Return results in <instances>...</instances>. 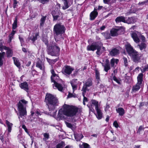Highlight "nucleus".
Wrapping results in <instances>:
<instances>
[{"label":"nucleus","instance_id":"nucleus-26","mask_svg":"<svg viewBox=\"0 0 148 148\" xmlns=\"http://www.w3.org/2000/svg\"><path fill=\"white\" fill-rule=\"evenodd\" d=\"M147 47L146 45L144 43H141L137 46V47L139 48L140 50H145Z\"/></svg>","mask_w":148,"mask_h":148},{"label":"nucleus","instance_id":"nucleus-58","mask_svg":"<svg viewBox=\"0 0 148 148\" xmlns=\"http://www.w3.org/2000/svg\"><path fill=\"white\" fill-rule=\"evenodd\" d=\"M43 41L45 42V45H47V48H48V47L49 46H48V41L46 39H45V40L44 39L43 40Z\"/></svg>","mask_w":148,"mask_h":148},{"label":"nucleus","instance_id":"nucleus-15","mask_svg":"<svg viewBox=\"0 0 148 148\" xmlns=\"http://www.w3.org/2000/svg\"><path fill=\"white\" fill-rule=\"evenodd\" d=\"M119 29H112L110 31L111 36H116L119 34Z\"/></svg>","mask_w":148,"mask_h":148},{"label":"nucleus","instance_id":"nucleus-41","mask_svg":"<svg viewBox=\"0 0 148 148\" xmlns=\"http://www.w3.org/2000/svg\"><path fill=\"white\" fill-rule=\"evenodd\" d=\"M73 90V92L75 90H76L77 88V84H71Z\"/></svg>","mask_w":148,"mask_h":148},{"label":"nucleus","instance_id":"nucleus-5","mask_svg":"<svg viewBox=\"0 0 148 148\" xmlns=\"http://www.w3.org/2000/svg\"><path fill=\"white\" fill-rule=\"evenodd\" d=\"M65 28L61 23L56 24L54 27L53 33L55 40L65 32Z\"/></svg>","mask_w":148,"mask_h":148},{"label":"nucleus","instance_id":"nucleus-36","mask_svg":"<svg viewBox=\"0 0 148 148\" xmlns=\"http://www.w3.org/2000/svg\"><path fill=\"white\" fill-rule=\"evenodd\" d=\"M55 11H54L52 12V15L53 18V20H56L59 17V15L57 14L56 15L55 14Z\"/></svg>","mask_w":148,"mask_h":148},{"label":"nucleus","instance_id":"nucleus-46","mask_svg":"<svg viewBox=\"0 0 148 148\" xmlns=\"http://www.w3.org/2000/svg\"><path fill=\"white\" fill-rule=\"evenodd\" d=\"M115 62V60L113 58L111 60L110 64L112 66H113L114 65Z\"/></svg>","mask_w":148,"mask_h":148},{"label":"nucleus","instance_id":"nucleus-19","mask_svg":"<svg viewBox=\"0 0 148 148\" xmlns=\"http://www.w3.org/2000/svg\"><path fill=\"white\" fill-rule=\"evenodd\" d=\"M131 36L134 41L137 43L140 41L139 38L138 37L137 34L135 33H133L131 34Z\"/></svg>","mask_w":148,"mask_h":148},{"label":"nucleus","instance_id":"nucleus-35","mask_svg":"<svg viewBox=\"0 0 148 148\" xmlns=\"http://www.w3.org/2000/svg\"><path fill=\"white\" fill-rule=\"evenodd\" d=\"M63 2L64 5L62 7V9L64 10L68 8L69 7V6L68 5L67 1Z\"/></svg>","mask_w":148,"mask_h":148},{"label":"nucleus","instance_id":"nucleus-24","mask_svg":"<svg viewBox=\"0 0 148 148\" xmlns=\"http://www.w3.org/2000/svg\"><path fill=\"white\" fill-rule=\"evenodd\" d=\"M6 123L8 127V131L9 133L11 132L13 124L12 123H10L8 120L6 121Z\"/></svg>","mask_w":148,"mask_h":148},{"label":"nucleus","instance_id":"nucleus-50","mask_svg":"<svg viewBox=\"0 0 148 148\" xmlns=\"http://www.w3.org/2000/svg\"><path fill=\"white\" fill-rule=\"evenodd\" d=\"M104 70L106 72H107L108 70H109L110 69V66H104Z\"/></svg>","mask_w":148,"mask_h":148},{"label":"nucleus","instance_id":"nucleus-62","mask_svg":"<svg viewBox=\"0 0 148 148\" xmlns=\"http://www.w3.org/2000/svg\"><path fill=\"white\" fill-rule=\"evenodd\" d=\"M13 36L12 35L10 34L9 35L10 42L11 41L12 39L13 38Z\"/></svg>","mask_w":148,"mask_h":148},{"label":"nucleus","instance_id":"nucleus-23","mask_svg":"<svg viewBox=\"0 0 148 148\" xmlns=\"http://www.w3.org/2000/svg\"><path fill=\"white\" fill-rule=\"evenodd\" d=\"M75 139L77 141H79L83 137V136L81 133L74 134Z\"/></svg>","mask_w":148,"mask_h":148},{"label":"nucleus","instance_id":"nucleus-8","mask_svg":"<svg viewBox=\"0 0 148 148\" xmlns=\"http://www.w3.org/2000/svg\"><path fill=\"white\" fill-rule=\"evenodd\" d=\"M87 49L88 51H92L97 49L96 53L98 55H100L102 53V52L100 51L101 46H99L97 44H93L90 45H88L87 47Z\"/></svg>","mask_w":148,"mask_h":148},{"label":"nucleus","instance_id":"nucleus-20","mask_svg":"<svg viewBox=\"0 0 148 148\" xmlns=\"http://www.w3.org/2000/svg\"><path fill=\"white\" fill-rule=\"evenodd\" d=\"M115 21L116 23L122 22L125 23L126 20L125 19V17L123 16H119L115 19Z\"/></svg>","mask_w":148,"mask_h":148},{"label":"nucleus","instance_id":"nucleus-45","mask_svg":"<svg viewBox=\"0 0 148 148\" xmlns=\"http://www.w3.org/2000/svg\"><path fill=\"white\" fill-rule=\"evenodd\" d=\"M44 136L45 138H43L44 140H47L49 138V135L46 133H45L44 134Z\"/></svg>","mask_w":148,"mask_h":148},{"label":"nucleus","instance_id":"nucleus-3","mask_svg":"<svg viewBox=\"0 0 148 148\" xmlns=\"http://www.w3.org/2000/svg\"><path fill=\"white\" fill-rule=\"evenodd\" d=\"M45 101L48 105L49 110H54L56 107L58 106V104L57 98L50 94H46Z\"/></svg>","mask_w":148,"mask_h":148},{"label":"nucleus","instance_id":"nucleus-48","mask_svg":"<svg viewBox=\"0 0 148 148\" xmlns=\"http://www.w3.org/2000/svg\"><path fill=\"white\" fill-rule=\"evenodd\" d=\"M18 3V2L16 0H14V3H13V8H16V4Z\"/></svg>","mask_w":148,"mask_h":148},{"label":"nucleus","instance_id":"nucleus-6","mask_svg":"<svg viewBox=\"0 0 148 148\" xmlns=\"http://www.w3.org/2000/svg\"><path fill=\"white\" fill-rule=\"evenodd\" d=\"M47 52L48 54L52 56H57L59 54L60 48L54 43H50L49 46L48 47Z\"/></svg>","mask_w":148,"mask_h":148},{"label":"nucleus","instance_id":"nucleus-37","mask_svg":"<svg viewBox=\"0 0 148 148\" xmlns=\"http://www.w3.org/2000/svg\"><path fill=\"white\" fill-rule=\"evenodd\" d=\"M142 68H143V69L140 68V69L141 71L142 72L144 73L146 71H147L148 70V65H146L144 67H142Z\"/></svg>","mask_w":148,"mask_h":148},{"label":"nucleus","instance_id":"nucleus-51","mask_svg":"<svg viewBox=\"0 0 148 148\" xmlns=\"http://www.w3.org/2000/svg\"><path fill=\"white\" fill-rule=\"evenodd\" d=\"M77 79H73L71 82V84H77Z\"/></svg>","mask_w":148,"mask_h":148},{"label":"nucleus","instance_id":"nucleus-59","mask_svg":"<svg viewBox=\"0 0 148 148\" xmlns=\"http://www.w3.org/2000/svg\"><path fill=\"white\" fill-rule=\"evenodd\" d=\"M75 97V96H74V95L72 94H71V93H69L68 95V98H70V97Z\"/></svg>","mask_w":148,"mask_h":148},{"label":"nucleus","instance_id":"nucleus-33","mask_svg":"<svg viewBox=\"0 0 148 148\" xmlns=\"http://www.w3.org/2000/svg\"><path fill=\"white\" fill-rule=\"evenodd\" d=\"M39 36L38 33H36L35 36H33L32 37H30L29 40H31L33 42H34L37 39V37Z\"/></svg>","mask_w":148,"mask_h":148},{"label":"nucleus","instance_id":"nucleus-28","mask_svg":"<svg viewBox=\"0 0 148 148\" xmlns=\"http://www.w3.org/2000/svg\"><path fill=\"white\" fill-rule=\"evenodd\" d=\"M96 110L97 111V118L99 119H101L102 116V114L101 110L99 108L98 109H96Z\"/></svg>","mask_w":148,"mask_h":148},{"label":"nucleus","instance_id":"nucleus-61","mask_svg":"<svg viewBox=\"0 0 148 148\" xmlns=\"http://www.w3.org/2000/svg\"><path fill=\"white\" fill-rule=\"evenodd\" d=\"M0 139L1 140L2 143H3L4 142V136L3 135H1L0 136Z\"/></svg>","mask_w":148,"mask_h":148},{"label":"nucleus","instance_id":"nucleus-1","mask_svg":"<svg viewBox=\"0 0 148 148\" xmlns=\"http://www.w3.org/2000/svg\"><path fill=\"white\" fill-rule=\"evenodd\" d=\"M78 110L79 108L75 106L64 104L62 108L59 110L57 119L60 120L64 119V115L73 117L76 115Z\"/></svg>","mask_w":148,"mask_h":148},{"label":"nucleus","instance_id":"nucleus-43","mask_svg":"<svg viewBox=\"0 0 148 148\" xmlns=\"http://www.w3.org/2000/svg\"><path fill=\"white\" fill-rule=\"evenodd\" d=\"M123 60H124V64L125 66H127L128 65V63L127 62V59L124 57L123 58Z\"/></svg>","mask_w":148,"mask_h":148},{"label":"nucleus","instance_id":"nucleus-7","mask_svg":"<svg viewBox=\"0 0 148 148\" xmlns=\"http://www.w3.org/2000/svg\"><path fill=\"white\" fill-rule=\"evenodd\" d=\"M143 74L142 73H140L138 75L137 78L138 82L132 87V90L133 92H135L140 88L143 81Z\"/></svg>","mask_w":148,"mask_h":148},{"label":"nucleus","instance_id":"nucleus-60","mask_svg":"<svg viewBox=\"0 0 148 148\" xmlns=\"http://www.w3.org/2000/svg\"><path fill=\"white\" fill-rule=\"evenodd\" d=\"M110 66V64H109V61L108 60H106V62L105 65L104 66Z\"/></svg>","mask_w":148,"mask_h":148},{"label":"nucleus","instance_id":"nucleus-29","mask_svg":"<svg viewBox=\"0 0 148 148\" xmlns=\"http://www.w3.org/2000/svg\"><path fill=\"white\" fill-rule=\"evenodd\" d=\"M46 59L47 62L50 65L54 64L58 60L57 59H56L54 60H51L47 58H46Z\"/></svg>","mask_w":148,"mask_h":148},{"label":"nucleus","instance_id":"nucleus-16","mask_svg":"<svg viewBox=\"0 0 148 148\" xmlns=\"http://www.w3.org/2000/svg\"><path fill=\"white\" fill-rule=\"evenodd\" d=\"M98 15L97 10L95 9L90 14V19L91 20H94Z\"/></svg>","mask_w":148,"mask_h":148},{"label":"nucleus","instance_id":"nucleus-54","mask_svg":"<svg viewBox=\"0 0 148 148\" xmlns=\"http://www.w3.org/2000/svg\"><path fill=\"white\" fill-rule=\"evenodd\" d=\"M22 127L23 128V129L25 131V132L27 133H28V130H27V128L26 127V126L25 125H22Z\"/></svg>","mask_w":148,"mask_h":148},{"label":"nucleus","instance_id":"nucleus-13","mask_svg":"<svg viewBox=\"0 0 148 148\" xmlns=\"http://www.w3.org/2000/svg\"><path fill=\"white\" fill-rule=\"evenodd\" d=\"M63 71L66 74L70 75L72 71L74 70V69L68 66H66L64 67Z\"/></svg>","mask_w":148,"mask_h":148},{"label":"nucleus","instance_id":"nucleus-9","mask_svg":"<svg viewBox=\"0 0 148 148\" xmlns=\"http://www.w3.org/2000/svg\"><path fill=\"white\" fill-rule=\"evenodd\" d=\"M130 56L134 62L136 63L140 62L141 55L138 52L136 51Z\"/></svg>","mask_w":148,"mask_h":148},{"label":"nucleus","instance_id":"nucleus-56","mask_svg":"<svg viewBox=\"0 0 148 148\" xmlns=\"http://www.w3.org/2000/svg\"><path fill=\"white\" fill-rule=\"evenodd\" d=\"M82 145L83 146V147H84V148H88L89 146V145L88 144L86 143H83Z\"/></svg>","mask_w":148,"mask_h":148},{"label":"nucleus","instance_id":"nucleus-38","mask_svg":"<svg viewBox=\"0 0 148 148\" xmlns=\"http://www.w3.org/2000/svg\"><path fill=\"white\" fill-rule=\"evenodd\" d=\"M95 77L97 79L99 80L100 78V73L97 70H95Z\"/></svg>","mask_w":148,"mask_h":148},{"label":"nucleus","instance_id":"nucleus-47","mask_svg":"<svg viewBox=\"0 0 148 148\" xmlns=\"http://www.w3.org/2000/svg\"><path fill=\"white\" fill-rule=\"evenodd\" d=\"M51 72L52 74V75L51 76L56 77V76H58L55 73V72L53 70H51Z\"/></svg>","mask_w":148,"mask_h":148},{"label":"nucleus","instance_id":"nucleus-12","mask_svg":"<svg viewBox=\"0 0 148 148\" xmlns=\"http://www.w3.org/2000/svg\"><path fill=\"white\" fill-rule=\"evenodd\" d=\"M125 47L127 52L129 55H130L136 51L131 45L129 43H127L125 45Z\"/></svg>","mask_w":148,"mask_h":148},{"label":"nucleus","instance_id":"nucleus-49","mask_svg":"<svg viewBox=\"0 0 148 148\" xmlns=\"http://www.w3.org/2000/svg\"><path fill=\"white\" fill-rule=\"evenodd\" d=\"M113 79L114 80L116 81L118 84H121L120 82L117 79V78L115 76H114L113 78Z\"/></svg>","mask_w":148,"mask_h":148},{"label":"nucleus","instance_id":"nucleus-52","mask_svg":"<svg viewBox=\"0 0 148 148\" xmlns=\"http://www.w3.org/2000/svg\"><path fill=\"white\" fill-rule=\"evenodd\" d=\"M19 39L21 42V45L22 46V43L24 42L23 39L19 36Z\"/></svg>","mask_w":148,"mask_h":148},{"label":"nucleus","instance_id":"nucleus-21","mask_svg":"<svg viewBox=\"0 0 148 148\" xmlns=\"http://www.w3.org/2000/svg\"><path fill=\"white\" fill-rule=\"evenodd\" d=\"M116 111L121 116H123L125 113L124 110L122 108H119L116 109Z\"/></svg>","mask_w":148,"mask_h":148},{"label":"nucleus","instance_id":"nucleus-30","mask_svg":"<svg viewBox=\"0 0 148 148\" xmlns=\"http://www.w3.org/2000/svg\"><path fill=\"white\" fill-rule=\"evenodd\" d=\"M91 103L92 104L94 105L95 106V109H98V102L97 101L95 100H92L91 101Z\"/></svg>","mask_w":148,"mask_h":148},{"label":"nucleus","instance_id":"nucleus-64","mask_svg":"<svg viewBox=\"0 0 148 148\" xmlns=\"http://www.w3.org/2000/svg\"><path fill=\"white\" fill-rule=\"evenodd\" d=\"M146 4L145 2V1H143V2H139V3H138V4L139 5H144V4Z\"/></svg>","mask_w":148,"mask_h":148},{"label":"nucleus","instance_id":"nucleus-27","mask_svg":"<svg viewBox=\"0 0 148 148\" xmlns=\"http://www.w3.org/2000/svg\"><path fill=\"white\" fill-rule=\"evenodd\" d=\"M12 58L14 61V64L17 67L19 68L20 67L21 64L19 62V60L15 57H13Z\"/></svg>","mask_w":148,"mask_h":148},{"label":"nucleus","instance_id":"nucleus-4","mask_svg":"<svg viewBox=\"0 0 148 148\" xmlns=\"http://www.w3.org/2000/svg\"><path fill=\"white\" fill-rule=\"evenodd\" d=\"M51 79L52 82H53L54 84H53L54 89L57 88L59 91H62L64 88V82L62 79H60L58 76L56 77L51 76Z\"/></svg>","mask_w":148,"mask_h":148},{"label":"nucleus","instance_id":"nucleus-14","mask_svg":"<svg viewBox=\"0 0 148 148\" xmlns=\"http://www.w3.org/2000/svg\"><path fill=\"white\" fill-rule=\"evenodd\" d=\"M20 86L21 89L28 92L29 90L28 85L27 82H25L21 83L20 84Z\"/></svg>","mask_w":148,"mask_h":148},{"label":"nucleus","instance_id":"nucleus-18","mask_svg":"<svg viewBox=\"0 0 148 148\" xmlns=\"http://www.w3.org/2000/svg\"><path fill=\"white\" fill-rule=\"evenodd\" d=\"M36 66L39 68L41 70H43L44 69V66L43 64L40 60H39L37 62Z\"/></svg>","mask_w":148,"mask_h":148},{"label":"nucleus","instance_id":"nucleus-55","mask_svg":"<svg viewBox=\"0 0 148 148\" xmlns=\"http://www.w3.org/2000/svg\"><path fill=\"white\" fill-rule=\"evenodd\" d=\"M140 38L142 40V42H144L145 41V38L144 36L141 35L140 37Z\"/></svg>","mask_w":148,"mask_h":148},{"label":"nucleus","instance_id":"nucleus-31","mask_svg":"<svg viewBox=\"0 0 148 148\" xmlns=\"http://www.w3.org/2000/svg\"><path fill=\"white\" fill-rule=\"evenodd\" d=\"M17 17H16L15 18V20L12 25V28L13 29H15L17 27Z\"/></svg>","mask_w":148,"mask_h":148},{"label":"nucleus","instance_id":"nucleus-32","mask_svg":"<svg viewBox=\"0 0 148 148\" xmlns=\"http://www.w3.org/2000/svg\"><path fill=\"white\" fill-rule=\"evenodd\" d=\"M66 126L71 128L72 130H74L76 128V127L74 126H73L70 123L66 122Z\"/></svg>","mask_w":148,"mask_h":148},{"label":"nucleus","instance_id":"nucleus-42","mask_svg":"<svg viewBox=\"0 0 148 148\" xmlns=\"http://www.w3.org/2000/svg\"><path fill=\"white\" fill-rule=\"evenodd\" d=\"M125 81L127 83H129L131 81V77L127 76L125 77Z\"/></svg>","mask_w":148,"mask_h":148},{"label":"nucleus","instance_id":"nucleus-17","mask_svg":"<svg viewBox=\"0 0 148 148\" xmlns=\"http://www.w3.org/2000/svg\"><path fill=\"white\" fill-rule=\"evenodd\" d=\"M119 53V51L116 48L112 49L110 52V54L112 56H114L118 55Z\"/></svg>","mask_w":148,"mask_h":148},{"label":"nucleus","instance_id":"nucleus-10","mask_svg":"<svg viewBox=\"0 0 148 148\" xmlns=\"http://www.w3.org/2000/svg\"><path fill=\"white\" fill-rule=\"evenodd\" d=\"M6 50V53L7 57H11L13 55V51L9 47L4 46L0 45V51L2 52L3 50Z\"/></svg>","mask_w":148,"mask_h":148},{"label":"nucleus","instance_id":"nucleus-22","mask_svg":"<svg viewBox=\"0 0 148 148\" xmlns=\"http://www.w3.org/2000/svg\"><path fill=\"white\" fill-rule=\"evenodd\" d=\"M5 55V53L4 52L2 53H0V67L3 64L4 56Z\"/></svg>","mask_w":148,"mask_h":148},{"label":"nucleus","instance_id":"nucleus-40","mask_svg":"<svg viewBox=\"0 0 148 148\" xmlns=\"http://www.w3.org/2000/svg\"><path fill=\"white\" fill-rule=\"evenodd\" d=\"M86 92H82V95L84 97V99L83 101V103L84 105H85V102L87 101V98L85 96V94Z\"/></svg>","mask_w":148,"mask_h":148},{"label":"nucleus","instance_id":"nucleus-39","mask_svg":"<svg viewBox=\"0 0 148 148\" xmlns=\"http://www.w3.org/2000/svg\"><path fill=\"white\" fill-rule=\"evenodd\" d=\"M46 19V17L43 16L41 19L40 21V25L43 26Z\"/></svg>","mask_w":148,"mask_h":148},{"label":"nucleus","instance_id":"nucleus-2","mask_svg":"<svg viewBox=\"0 0 148 148\" xmlns=\"http://www.w3.org/2000/svg\"><path fill=\"white\" fill-rule=\"evenodd\" d=\"M28 102L24 99L19 100L17 104L18 109L19 112V115L18 118L20 122L22 123L24 121V120H22L20 118H23L26 116L27 114L26 110L27 104Z\"/></svg>","mask_w":148,"mask_h":148},{"label":"nucleus","instance_id":"nucleus-34","mask_svg":"<svg viewBox=\"0 0 148 148\" xmlns=\"http://www.w3.org/2000/svg\"><path fill=\"white\" fill-rule=\"evenodd\" d=\"M65 145V143L64 142L62 141L57 145L56 148H63Z\"/></svg>","mask_w":148,"mask_h":148},{"label":"nucleus","instance_id":"nucleus-25","mask_svg":"<svg viewBox=\"0 0 148 148\" xmlns=\"http://www.w3.org/2000/svg\"><path fill=\"white\" fill-rule=\"evenodd\" d=\"M136 21L135 19L133 17L129 18L126 21L125 23L128 24L133 23Z\"/></svg>","mask_w":148,"mask_h":148},{"label":"nucleus","instance_id":"nucleus-57","mask_svg":"<svg viewBox=\"0 0 148 148\" xmlns=\"http://www.w3.org/2000/svg\"><path fill=\"white\" fill-rule=\"evenodd\" d=\"M42 3L44 4L46 2H48L49 0H38Z\"/></svg>","mask_w":148,"mask_h":148},{"label":"nucleus","instance_id":"nucleus-53","mask_svg":"<svg viewBox=\"0 0 148 148\" xmlns=\"http://www.w3.org/2000/svg\"><path fill=\"white\" fill-rule=\"evenodd\" d=\"M113 125L114 126V127L117 128L119 127V125L118 124L116 121H114L113 123Z\"/></svg>","mask_w":148,"mask_h":148},{"label":"nucleus","instance_id":"nucleus-44","mask_svg":"<svg viewBox=\"0 0 148 148\" xmlns=\"http://www.w3.org/2000/svg\"><path fill=\"white\" fill-rule=\"evenodd\" d=\"M143 126H140V127H139V128L138 130V131H137V133L140 134V133L141 132H142V131H143Z\"/></svg>","mask_w":148,"mask_h":148},{"label":"nucleus","instance_id":"nucleus-63","mask_svg":"<svg viewBox=\"0 0 148 148\" xmlns=\"http://www.w3.org/2000/svg\"><path fill=\"white\" fill-rule=\"evenodd\" d=\"M35 115H36V116H38L39 115H41L40 113V112H39L38 111H36V112H35Z\"/></svg>","mask_w":148,"mask_h":148},{"label":"nucleus","instance_id":"nucleus-11","mask_svg":"<svg viewBox=\"0 0 148 148\" xmlns=\"http://www.w3.org/2000/svg\"><path fill=\"white\" fill-rule=\"evenodd\" d=\"M92 80L90 79H88L84 84L82 90L83 92H86L88 90L87 87L91 86L92 85Z\"/></svg>","mask_w":148,"mask_h":148}]
</instances>
